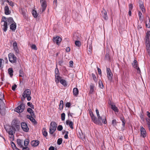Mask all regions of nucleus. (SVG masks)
Returning <instances> with one entry per match:
<instances>
[{"label": "nucleus", "mask_w": 150, "mask_h": 150, "mask_svg": "<svg viewBox=\"0 0 150 150\" xmlns=\"http://www.w3.org/2000/svg\"><path fill=\"white\" fill-rule=\"evenodd\" d=\"M102 123L106 124L107 123V121L104 115L100 116L97 118L95 124L100 125H102Z\"/></svg>", "instance_id": "f257e3e1"}, {"label": "nucleus", "mask_w": 150, "mask_h": 150, "mask_svg": "<svg viewBox=\"0 0 150 150\" xmlns=\"http://www.w3.org/2000/svg\"><path fill=\"white\" fill-rule=\"evenodd\" d=\"M31 91L29 89H26L23 92L22 96L23 97V99L27 98V100L30 101L31 100V97L30 96Z\"/></svg>", "instance_id": "f03ea898"}, {"label": "nucleus", "mask_w": 150, "mask_h": 150, "mask_svg": "<svg viewBox=\"0 0 150 150\" xmlns=\"http://www.w3.org/2000/svg\"><path fill=\"white\" fill-rule=\"evenodd\" d=\"M57 124L54 122H51L50 127V133L52 134L55 131L57 127Z\"/></svg>", "instance_id": "7ed1b4c3"}, {"label": "nucleus", "mask_w": 150, "mask_h": 150, "mask_svg": "<svg viewBox=\"0 0 150 150\" xmlns=\"http://www.w3.org/2000/svg\"><path fill=\"white\" fill-rule=\"evenodd\" d=\"M25 108V105L22 103L14 109V111L18 113H21L24 110Z\"/></svg>", "instance_id": "20e7f679"}, {"label": "nucleus", "mask_w": 150, "mask_h": 150, "mask_svg": "<svg viewBox=\"0 0 150 150\" xmlns=\"http://www.w3.org/2000/svg\"><path fill=\"white\" fill-rule=\"evenodd\" d=\"M9 61L12 63H16L17 62V57L12 53H10L8 54Z\"/></svg>", "instance_id": "39448f33"}, {"label": "nucleus", "mask_w": 150, "mask_h": 150, "mask_svg": "<svg viewBox=\"0 0 150 150\" xmlns=\"http://www.w3.org/2000/svg\"><path fill=\"white\" fill-rule=\"evenodd\" d=\"M2 19L4 20V21H6V23L8 25L11 24L12 23H13L15 22L14 21L13 18L12 17H9L6 18L5 17L3 16L2 17Z\"/></svg>", "instance_id": "423d86ee"}, {"label": "nucleus", "mask_w": 150, "mask_h": 150, "mask_svg": "<svg viewBox=\"0 0 150 150\" xmlns=\"http://www.w3.org/2000/svg\"><path fill=\"white\" fill-rule=\"evenodd\" d=\"M40 1L42 7L40 9V11H41L42 13L45 10L47 7L46 1L45 0H40Z\"/></svg>", "instance_id": "0eeeda50"}, {"label": "nucleus", "mask_w": 150, "mask_h": 150, "mask_svg": "<svg viewBox=\"0 0 150 150\" xmlns=\"http://www.w3.org/2000/svg\"><path fill=\"white\" fill-rule=\"evenodd\" d=\"M62 38L59 36H57L53 38L52 40L54 43H56L58 45H59L62 41Z\"/></svg>", "instance_id": "6e6552de"}, {"label": "nucleus", "mask_w": 150, "mask_h": 150, "mask_svg": "<svg viewBox=\"0 0 150 150\" xmlns=\"http://www.w3.org/2000/svg\"><path fill=\"white\" fill-rule=\"evenodd\" d=\"M106 70L108 78L109 80L111 81L112 79V74L109 68H107Z\"/></svg>", "instance_id": "1a4fd4ad"}, {"label": "nucleus", "mask_w": 150, "mask_h": 150, "mask_svg": "<svg viewBox=\"0 0 150 150\" xmlns=\"http://www.w3.org/2000/svg\"><path fill=\"white\" fill-rule=\"evenodd\" d=\"M132 67L134 68L137 69V72L140 73L141 72V71L139 67H138V64L137 61L134 60L132 63Z\"/></svg>", "instance_id": "9d476101"}, {"label": "nucleus", "mask_w": 150, "mask_h": 150, "mask_svg": "<svg viewBox=\"0 0 150 150\" xmlns=\"http://www.w3.org/2000/svg\"><path fill=\"white\" fill-rule=\"evenodd\" d=\"M21 126L22 129L25 132H28L29 128L26 123L24 122H22L21 124Z\"/></svg>", "instance_id": "9b49d317"}, {"label": "nucleus", "mask_w": 150, "mask_h": 150, "mask_svg": "<svg viewBox=\"0 0 150 150\" xmlns=\"http://www.w3.org/2000/svg\"><path fill=\"white\" fill-rule=\"evenodd\" d=\"M1 27L4 31L6 32L8 28L7 23L6 21H4V20L1 19Z\"/></svg>", "instance_id": "f8f14e48"}, {"label": "nucleus", "mask_w": 150, "mask_h": 150, "mask_svg": "<svg viewBox=\"0 0 150 150\" xmlns=\"http://www.w3.org/2000/svg\"><path fill=\"white\" fill-rule=\"evenodd\" d=\"M11 125L12 127L15 128H16L18 129L20 128L19 123L16 120H13L12 122Z\"/></svg>", "instance_id": "ddd939ff"}, {"label": "nucleus", "mask_w": 150, "mask_h": 150, "mask_svg": "<svg viewBox=\"0 0 150 150\" xmlns=\"http://www.w3.org/2000/svg\"><path fill=\"white\" fill-rule=\"evenodd\" d=\"M7 132L9 135H12L13 133V131H15V128L11 126H9L8 128L6 129Z\"/></svg>", "instance_id": "4468645a"}, {"label": "nucleus", "mask_w": 150, "mask_h": 150, "mask_svg": "<svg viewBox=\"0 0 150 150\" xmlns=\"http://www.w3.org/2000/svg\"><path fill=\"white\" fill-rule=\"evenodd\" d=\"M140 131L141 136L144 138L146 137V134L145 129L143 127H141L140 129Z\"/></svg>", "instance_id": "2eb2a0df"}, {"label": "nucleus", "mask_w": 150, "mask_h": 150, "mask_svg": "<svg viewBox=\"0 0 150 150\" xmlns=\"http://www.w3.org/2000/svg\"><path fill=\"white\" fill-rule=\"evenodd\" d=\"M21 14L23 15V17L25 19L28 18V16L27 14V11L25 9H21Z\"/></svg>", "instance_id": "dca6fc26"}, {"label": "nucleus", "mask_w": 150, "mask_h": 150, "mask_svg": "<svg viewBox=\"0 0 150 150\" xmlns=\"http://www.w3.org/2000/svg\"><path fill=\"white\" fill-rule=\"evenodd\" d=\"M4 11L5 14L6 15H9L11 13V11L9 10V7L7 5L5 7Z\"/></svg>", "instance_id": "f3484780"}, {"label": "nucleus", "mask_w": 150, "mask_h": 150, "mask_svg": "<svg viewBox=\"0 0 150 150\" xmlns=\"http://www.w3.org/2000/svg\"><path fill=\"white\" fill-rule=\"evenodd\" d=\"M39 141L38 140H33L31 142V144L33 146H37L39 144Z\"/></svg>", "instance_id": "a211bd4d"}, {"label": "nucleus", "mask_w": 150, "mask_h": 150, "mask_svg": "<svg viewBox=\"0 0 150 150\" xmlns=\"http://www.w3.org/2000/svg\"><path fill=\"white\" fill-rule=\"evenodd\" d=\"M102 16L103 18L105 20H106L108 19V16L107 12L106 11L103 9L102 11Z\"/></svg>", "instance_id": "6ab92c4d"}, {"label": "nucleus", "mask_w": 150, "mask_h": 150, "mask_svg": "<svg viewBox=\"0 0 150 150\" xmlns=\"http://www.w3.org/2000/svg\"><path fill=\"white\" fill-rule=\"evenodd\" d=\"M16 27V23L14 22L10 25V29L12 31H14Z\"/></svg>", "instance_id": "aec40b11"}, {"label": "nucleus", "mask_w": 150, "mask_h": 150, "mask_svg": "<svg viewBox=\"0 0 150 150\" xmlns=\"http://www.w3.org/2000/svg\"><path fill=\"white\" fill-rule=\"evenodd\" d=\"M30 108H28L27 110V111L29 113L31 116L33 117H35V116L34 114L33 110Z\"/></svg>", "instance_id": "412c9836"}, {"label": "nucleus", "mask_w": 150, "mask_h": 150, "mask_svg": "<svg viewBox=\"0 0 150 150\" xmlns=\"http://www.w3.org/2000/svg\"><path fill=\"white\" fill-rule=\"evenodd\" d=\"M66 124L67 125H68L71 129H73V123L72 121H70L69 120H67L66 121Z\"/></svg>", "instance_id": "4be33fe9"}, {"label": "nucleus", "mask_w": 150, "mask_h": 150, "mask_svg": "<svg viewBox=\"0 0 150 150\" xmlns=\"http://www.w3.org/2000/svg\"><path fill=\"white\" fill-rule=\"evenodd\" d=\"M111 108L115 112H119V110L117 107L115 105H111Z\"/></svg>", "instance_id": "5701e85b"}, {"label": "nucleus", "mask_w": 150, "mask_h": 150, "mask_svg": "<svg viewBox=\"0 0 150 150\" xmlns=\"http://www.w3.org/2000/svg\"><path fill=\"white\" fill-rule=\"evenodd\" d=\"M55 81L56 83H58L61 79V77L59 76V75H55Z\"/></svg>", "instance_id": "b1692460"}, {"label": "nucleus", "mask_w": 150, "mask_h": 150, "mask_svg": "<svg viewBox=\"0 0 150 150\" xmlns=\"http://www.w3.org/2000/svg\"><path fill=\"white\" fill-rule=\"evenodd\" d=\"M8 73L10 75L11 77H12L13 76V71L12 68H10L8 69Z\"/></svg>", "instance_id": "393cba45"}, {"label": "nucleus", "mask_w": 150, "mask_h": 150, "mask_svg": "<svg viewBox=\"0 0 150 150\" xmlns=\"http://www.w3.org/2000/svg\"><path fill=\"white\" fill-rule=\"evenodd\" d=\"M17 142L18 145L19 146L22 148L23 147V143L22 142V141L20 139H18L17 140Z\"/></svg>", "instance_id": "a878e982"}, {"label": "nucleus", "mask_w": 150, "mask_h": 150, "mask_svg": "<svg viewBox=\"0 0 150 150\" xmlns=\"http://www.w3.org/2000/svg\"><path fill=\"white\" fill-rule=\"evenodd\" d=\"M73 93L74 96H77L78 94L79 90L77 88H74L73 90Z\"/></svg>", "instance_id": "bb28decb"}, {"label": "nucleus", "mask_w": 150, "mask_h": 150, "mask_svg": "<svg viewBox=\"0 0 150 150\" xmlns=\"http://www.w3.org/2000/svg\"><path fill=\"white\" fill-rule=\"evenodd\" d=\"M63 101L62 100H61L60 101L59 108V109L60 110H63Z\"/></svg>", "instance_id": "cd10ccee"}, {"label": "nucleus", "mask_w": 150, "mask_h": 150, "mask_svg": "<svg viewBox=\"0 0 150 150\" xmlns=\"http://www.w3.org/2000/svg\"><path fill=\"white\" fill-rule=\"evenodd\" d=\"M120 119L122 122V126L123 127V128H124L126 122L125 119L123 116H121L120 117Z\"/></svg>", "instance_id": "c85d7f7f"}, {"label": "nucleus", "mask_w": 150, "mask_h": 150, "mask_svg": "<svg viewBox=\"0 0 150 150\" xmlns=\"http://www.w3.org/2000/svg\"><path fill=\"white\" fill-rule=\"evenodd\" d=\"M60 83L64 86H67V84L66 81L64 79H61L59 81Z\"/></svg>", "instance_id": "c756f323"}, {"label": "nucleus", "mask_w": 150, "mask_h": 150, "mask_svg": "<svg viewBox=\"0 0 150 150\" xmlns=\"http://www.w3.org/2000/svg\"><path fill=\"white\" fill-rule=\"evenodd\" d=\"M94 86L93 84H91L90 86V89L89 93L91 94L94 91Z\"/></svg>", "instance_id": "7c9ffc66"}, {"label": "nucleus", "mask_w": 150, "mask_h": 150, "mask_svg": "<svg viewBox=\"0 0 150 150\" xmlns=\"http://www.w3.org/2000/svg\"><path fill=\"white\" fill-rule=\"evenodd\" d=\"M139 7L140 8H141L142 11V12H144L145 11V9L144 8V6L143 4L142 3H140L139 4Z\"/></svg>", "instance_id": "2f4dec72"}, {"label": "nucleus", "mask_w": 150, "mask_h": 150, "mask_svg": "<svg viewBox=\"0 0 150 150\" xmlns=\"http://www.w3.org/2000/svg\"><path fill=\"white\" fill-rule=\"evenodd\" d=\"M90 116L92 121L95 123L97 118L95 116L94 114Z\"/></svg>", "instance_id": "473e14b6"}, {"label": "nucleus", "mask_w": 150, "mask_h": 150, "mask_svg": "<svg viewBox=\"0 0 150 150\" xmlns=\"http://www.w3.org/2000/svg\"><path fill=\"white\" fill-rule=\"evenodd\" d=\"M13 49L16 55L19 54V50L17 47H13Z\"/></svg>", "instance_id": "72a5a7b5"}, {"label": "nucleus", "mask_w": 150, "mask_h": 150, "mask_svg": "<svg viewBox=\"0 0 150 150\" xmlns=\"http://www.w3.org/2000/svg\"><path fill=\"white\" fill-rule=\"evenodd\" d=\"M42 132L43 135L45 137H46L47 135V133L46 131V129L43 128L42 129Z\"/></svg>", "instance_id": "f704fd0d"}, {"label": "nucleus", "mask_w": 150, "mask_h": 150, "mask_svg": "<svg viewBox=\"0 0 150 150\" xmlns=\"http://www.w3.org/2000/svg\"><path fill=\"white\" fill-rule=\"evenodd\" d=\"M32 13L33 16L34 18H36L37 17L38 14L36 11L33 10L32 12Z\"/></svg>", "instance_id": "c9c22d12"}, {"label": "nucleus", "mask_w": 150, "mask_h": 150, "mask_svg": "<svg viewBox=\"0 0 150 150\" xmlns=\"http://www.w3.org/2000/svg\"><path fill=\"white\" fill-rule=\"evenodd\" d=\"M19 75L20 77H23L24 76V73L22 69H20L19 71Z\"/></svg>", "instance_id": "e433bc0d"}, {"label": "nucleus", "mask_w": 150, "mask_h": 150, "mask_svg": "<svg viewBox=\"0 0 150 150\" xmlns=\"http://www.w3.org/2000/svg\"><path fill=\"white\" fill-rule=\"evenodd\" d=\"M34 117L32 116L30 118V120L35 124H37V122L36 120L34 118Z\"/></svg>", "instance_id": "4c0bfd02"}, {"label": "nucleus", "mask_w": 150, "mask_h": 150, "mask_svg": "<svg viewBox=\"0 0 150 150\" xmlns=\"http://www.w3.org/2000/svg\"><path fill=\"white\" fill-rule=\"evenodd\" d=\"M29 142V140L28 139H25L24 141V145L27 146Z\"/></svg>", "instance_id": "58836bf2"}, {"label": "nucleus", "mask_w": 150, "mask_h": 150, "mask_svg": "<svg viewBox=\"0 0 150 150\" xmlns=\"http://www.w3.org/2000/svg\"><path fill=\"white\" fill-rule=\"evenodd\" d=\"M148 18L149 21L146 22V26L147 28H149L150 27V19L149 17H148Z\"/></svg>", "instance_id": "ea45409f"}, {"label": "nucleus", "mask_w": 150, "mask_h": 150, "mask_svg": "<svg viewBox=\"0 0 150 150\" xmlns=\"http://www.w3.org/2000/svg\"><path fill=\"white\" fill-rule=\"evenodd\" d=\"M5 105V104L2 100H0V108H4Z\"/></svg>", "instance_id": "a19ab883"}, {"label": "nucleus", "mask_w": 150, "mask_h": 150, "mask_svg": "<svg viewBox=\"0 0 150 150\" xmlns=\"http://www.w3.org/2000/svg\"><path fill=\"white\" fill-rule=\"evenodd\" d=\"M75 45L78 47H79L81 45V42L79 41H76L75 42Z\"/></svg>", "instance_id": "79ce46f5"}, {"label": "nucleus", "mask_w": 150, "mask_h": 150, "mask_svg": "<svg viewBox=\"0 0 150 150\" xmlns=\"http://www.w3.org/2000/svg\"><path fill=\"white\" fill-rule=\"evenodd\" d=\"M27 105L30 107L31 108H32V109H34V105H33L32 103L29 102H28L27 103Z\"/></svg>", "instance_id": "37998d69"}, {"label": "nucleus", "mask_w": 150, "mask_h": 150, "mask_svg": "<svg viewBox=\"0 0 150 150\" xmlns=\"http://www.w3.org/2000/svg\"><path fill=\"white\" fill-rule=\"evenodd\" d=\"M99 87L101 88H103V85L102 81H100L98 82Z\"/></svg>", "instance_id": "c03bdc74"}, {"label": "nucleus", "mask_w": 150, "mask_h": 150, "mask_svg": "<svg viewBox=\"0 0 150 150\" xmlns=\"http://www.w3.org/2000/svg\"><path fill=\"white\" fill-rule=\"evenodd\" d=\"M55 75H59V71L57 67L55 70Z\"/></svg>", "instance_id": "a18cd8bd"}, {"label": "nucleus", "mask_w": 150, "mask_h": 150, "mask_svg": "<svg viewBox=\"0 0 150 150\" xmlns=\"http://www.w3.org/2000/svg\"><path fill=\"white\" fill-rule=\"evenodd\" d=\"M62 139L61 138H59L57 140V144L58 145H60L62 142Z\"/></svg>", "instance_id": "49530a36"}, {"label": "nucleus", "mask_w": 150, "mask_h": 150, "mask_svg": "<svg viewBox=\"0 0 150 150\" xmlns=\"http://www.w3.org/2000/svg\"><path fill=\"white\" fill-rule=\"evenodd\" d=\"M31 47L32 49L35 50H37V48L36 45L35 44L32 45L31 46Z\"/></svg>", "instance_id": "de8ad7c7"}, {"label": "nucleus", "mask_w": 150, "mask_h": 150, "mask_svg": "<svg viewBox=\"0 0 150 150\" xmlns=\"http://www.w3.org/2000/svg\"><path fill=\"white\" fill-rule=\"evenodd\" d=\"M65 115L64 113H63L61 114V120L62 121L64 120L65 119Z\"/></svg>", "instance_id": "09e8293b"}, {"label": "nucleus", "mask_w": 150, "mask_h": 150, "mask_svg": "<svg viewBox=\"0 0 150 150\" xmlns=\"http://www.w3.org/2000/svg\"><path fill=\"white\" fill-rule=\"evenodd\" d=\"M150 37V31L148 30L147 32V33H146V38H149Z\"/></svg>", "instance_id": "8fccbe9b"}, {"label": "nucleus", "mask_w": 150, "mask_h": 150, "mask_svg": "<svg viewBox=\"0 0 150 150\" xmlns=\"http://www.w3.org/2000/svg\"><path fill=\"white\" fill-rule=\"evenodd\" d=\"M63 127L62 125H59L57 128V129L58 131H61L62 130Z\"/></svg>", "instance_id": "3c124183"}, {"label": "nucleus", "mask_w": 150, "mask_h": 150, "mask_svg": "<svg viewBox=\"0 0 150 150\" xmlns=\"http://www.w3.org/2000/svg\"><path fill=\"white\" fill-rule=\"evenodd\" d=\"M112 124L114 126H115L117 124L116 121V120H113L112 122Z\"/></svg>", "instance_id": "603ef678"}, {"label": "nucleus", "mask_w": 150, "mask_h": 150, "mask_svg": "<svg viewBox=\"0 0 150 150\" xmlns=\"http://www.w3.org/2000/svg\"><path fill=\"white\" fill-rule=\"evenodd\" d=\"M92 76L93 78V80L94 81L96 82V78L95 74L93 73L92 74Z\"/></svg>", "instance_id": "864d4df0"}, {"label": "nucleus", "mask_w": 150, "mask_h": 150, "mask_svg": "<svg viewBox=\"0 0 150 150\" xmlns=\"http://www.w3.org/2000/svg\"><path fill=\"white\" fill-rule=\"evenodd\" d=\"M105 59L107 60H108L109 59V54L107 53L105 55Z\"/></svg>", "instance_id": "5fc2aeb1"}, {"label": "nucleus", "mask_w": 150, "mask_h": 150, "mask_svg": "<svg viewBox=\"0 0 150 150\" xmlns=\"http://www.w3.org/2000/svg\"><path fill=\"white\" fill-rule=\"evenodd\" d=\"M64 132H65L66 134L64 136V138L65 139H67L68 138V135L69 133V132L68 131H65Z\"/></svg>", "instance_id": "6e6d98bb"}, {"label": "nucleus", "mask_w": 150, "mask_h": 150, "mask_svg": "<svg viewBox=\"0 0 150 150\" xmlns=\"http://www.w3.org/2000/svg\"><path fill=\"white\" fill-rule=\"evenodd\" d=\"M3 61L4 62V60L2 59H0V69H2L3 67H2V63Z\"/></svg>", "instance_id": "4d7b16f0"}, {"label": "nucleus", "mask_w": 150, "mask_h": 150, "mask_svg": "<svg viewBox=\"0 0 150 150\" xmlns=\"http://www.w3.org/2000/svg\"><path fill=\"white\" fill-rule=\"evenodd\" d=\"M11 136L9 137L10 138V140L11 141H13L14 139V136L13 135V134H12V135H10Z\"/></svg>", "instance_id": "13d9d810"}, {"label": "nucleus", "mask_w": 150, "mask_h": 150, "mask_svg": "<svg viewBox=\"0 0 150 150\" xmlns=\"http://www.w3.org/2000/svg\"><path fill=\"white\" fill-rule=\"evenodd\" d=\"M16 87L17 85L15 84L12 86V89L13 91H15Z\"/></svg>", "instance_id": "bf43d9fd"}, {"label": "nucleus", "mask_w": 150, "mask_h": 150, "mask_svg": "<svg viewBox=\"0 0 150 150\" xmlns=\"http://www.w3.org/2000/svg\"><path fill=\"white\" fill-rule=\"evenodd\" d=\"M129 10H132L133 8V6L132 4H129Z\"/></svg>", "instance_id": "052dcab7"}, {"label": "nucleus", "mask_w": 150, "mask_h": 150, "mask_svg": "<svg viewBox=\"0 0 150 150\" xmlns=\"http://www.w3.org/2000/svg\"><path fill=\"white\" fill-rule=\"evenodd\" d=\"M71 103H70V102H67L66 104V106L67 107H69L71 106Z\"/></svg>", "instance_id": "680f3d73"}, {"label": "nucleus", "mask_w": 150, "mask_h": 150, "mask_svg": "<svg viewBox=\"0 0 150 150\" xmlns=\"http://www.w3.org/2000/svg\"><path fill=\"white\" fill-rule=\"evenodd\" d=\"M78 136L79 138H80L81 139H82L84 137V136L83 134L82 133H79V135Z\"/></svg>", "instance_id": "e2e57ef3"}, {"label": "nucleus", "mask_w": 150, "mask_h": 150, "mask_svg": "<svg viewBox=\"0 0 150 150\" xmlns=\"http://www.w3.org/2000/svg\"><path fill=\"white\" fill-rule=\"evenodd\" d=\"M11 144L13 148H14V147H16V145L14 144V143L13 142H11Z\"/></svg>", "instance_id": "0e129e2a"}, {"label": "nucleus", "mask_w": 150, "mask_h": 150, "mask_svg": "<svg viewBox=\"0 0 150 150\" xmlns=\"http://www.w3.org/2000/svg\"><path fill=\"white\" fill-rule=\"evenodd\" d=\"M142 15V13L140 11H139L138 16L139 17V19L140 20H141L142 17L141 16Z\"/></svg>", "instance_id": "69168bd1"}, {"label": "nucleus", "mask_w": 150, "mask_h": 150, "mask_svg": "<svg viewBox=\"0 0 150 150\" xmlns=\"http://www.w3.org/2000/svg\"><path fill=\"white\" fill-rule=\"evenodd\" d=\"M140 117L141 119V120L143 121H144V118L143 117V114L142 113H141L140 115Z\"/></svg>", "instance_id": "338daca9"}, {"label": "nucleus", "mask_w": 150, "mask_h": 150, "mask_svg": "<svg viewBox=\"0 0 150 150\" xmlns=\"http://www.w3.org/2000/svg\"><path fill=\"white\" fill-rule=\"evenodd\" d=\"M23 150H30V149L27 146L25 147H23L22 148Z\"/></svg>", "instance_id": "774afa93"}]
</instances>
